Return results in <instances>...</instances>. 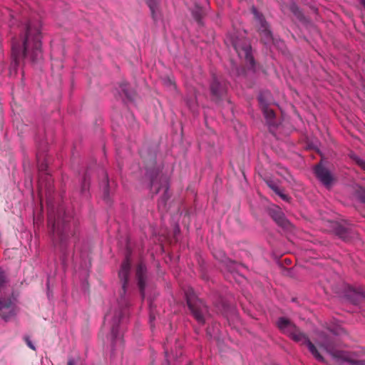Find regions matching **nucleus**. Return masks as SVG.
I'll use <instances>...</instances> for the list:
<instances>
[{
	"instance_id": "f03ea898",
	"label": "nucleus",
	"mask_w": 365,
	"mask_h": 365,
	"mask_svg": "<svg viewBox=\"0 0 365 365\" xmlns=\"http://www.w3.org/2000/svg\"><path fill=\"white\" fill-rule=\"evenodd\" d=\"M48 223L52 227L55 246L61 252H66L69 246L76 241V235L78 231V220L63 207H60L56 216L51 212L48 213Z\"/></svg>"
},
{
	"instance_id": "f704fd0d",
	"label": "nucleus",
	"mask_w": 365,
	"mask_h": 365,
	"mask_svg": "<svg viewBox=\"0 0 365 365\" xmlns=\"http://www.w3.org/2000/svg\"><path fill=\"white\" fill-rule=\"evenodd\" d=\"M360 3L364 6L365 8V0H360Z\"/></svg>"
},
{
	"instance_id": "ddd939ff",
	"label": "nucleus",
	"mask_w": 365,
	"mask_h": 365,
	"mask_svg": "<svg viewBox=\"0 0 365 365\" xmlns=\"http://www.w3.org/2000/svg\"><path fill=\"white\" fill-rule=\"evenodd\" d=\"M15 314V306L11 299L0 298V317L7 321Z\"/></svg>"
},
{
	"instance_id": "a211bd4d",
	"label": "nucleus",
	"mask_w": 365,
	"mask_h": 365,
	"mask_svg": "<svg viewBox=\"0 0 365 365\" xmlns=\"http://www.w3.org/2000/svg\"><path fill=\"white\" fill-rule=\"evenodd\" d=\"M347 299L354 304H359L365 299V293L349 287L346 293Z\"/></svg>"
},
{
	"instance_id": "f3484780",
	"label": "nucleus",
	"mask_w": 365,
	"mask_h": 365,
	"mask_svg": "<svg viewBox=\"0 0 365 365\" xmlns=\"http://www.w3.org/2000/svg\"><path fill=\"white\" fill-rule=\"evenodd\" d=\"M336 235L344 241H349L354 237V232L351 227L341 224H337L334 228Z\"/></svg>"
},
{
	"instance_id": "b1692460",
	"label": "nucleus",
	"mask_w": 365,
	"mask_h": 365,
	"mask_svg": "<svg viewBox=\"0 0 365 365\" xmlns=\"http://www.w3.org/2000/svg\"><path fill=\"white\" fill-rule=\"evenodd\" d=\"M356 196L364 203H365V188L359 187L356 190Z\"/></svg>"
},
{
	"instance_id": "473e14b6",
	"label": "nucleus",
	"mask_w": 365,
	"mask_h": 365,
	"mask_svg": "<svg viewBox=\"0 0 365 365\" xmlns=\"http://www.w3.org/2000/svg\"><path fill=\"white\" fill-rule=\"evenodd\" d=\"M359 364L360 365H365V360L363 361H358Z\"/></svg>"
},
{
	"instance_id": "aec40b11",
	"label": "nucleus",
	"mask_w": 365,
	"mask_h": 365,
	"mask_svg": "<svg viewBox=\"0 0 365 365\" xmlns=\"http://www.w3.org/2000/svg\"><path fill=\"white\" fill-rule=\"evenodd\" d=\"M259 101L260 102L262 110L264 113V117L269 121H271L272 119H274L275 114L274 110L270 108L267 105L263 103L262 101V98H259Z\"/></svg>"
},
{
	"instance_id": "dca6fc26",
	"label": "nucleus",
	"mask_w": 365,
	"mask_h": 365,
	"mask_svg": "<svg viewBox=\"0 0 365 365\" xmlns=\"http://www.w3.org/2000/svg\"><path fill=\"white\" fill-rule=\"evenodd\" d=\"M280 6H281V10L283 13L286 14L288 11H290L299 21H302L304 20V16L302 14V11L299 10L297 5L294 2H293L292 0H289L288 4H283Z\"/></svg>"
},
{
	"instance_id": "7ed1b4c3",
	"label": "nucleus",
	"mask_w": 365,
	"mask_h": 365,
	"mask_svg": "<svg viewBox=\"0 0 365 365\" xmlns=\"http://www.w3.org/2000/svg\"><path fill=\"white\" fill-rule=\"evenodd\" d=\"M279 329L289 336L296 342L306 346L313 356L319 361H324V359L316 346L309 339L307 334L303 333L289 319L281 317L277 322Z\"/></svg>"
},
{
	"instance_id": "4468645a",
	"label": "nucleus",
	"mask_w": 365,
	"mask_h": 365,
	"mask_svg": "<svg viewBox=\"0 0 365 365\" xmlns=\"http://www.w3.org/2000/svg\"><path fill=\"white\" fill-rule=\"evenodd\" d=\"M269 215L279 227H281L284 230H290L292 227L291 223L285 217L283 212L279 208L270 210Z\"/></svg>"
},
{
	"instance_id": "6e6552de",
	"label": "nucleus",
	"mask_w": 365,
	"mask_h": 365,
	"mask_svg": "<svg viewBox=\"0 0 365 365\" xmlns=\"http://www.w3.org/2000/svg\"><path fill=\"white\" fill-rule=\"evenodd\" d=\"M320 346L335 359L336 365H360L357 360L351 359L347 353L336 350L335 342L329 338H326Z\"/></svg>"
},
{
	"instance_id": "6ab92c4d",
	"label": "nucleus",
	"mask_w": 365,
	"mask_h": 365,
	"mask_svg": "<svg viewBox=\"0 0 365 365\" xmlns=\"http://www.w3.org/2000/svg\"><path fill=\"white\" fill-rule=\"evenodd\" d=\"M191 12L193 19L199 25L202 26L203 24L202 19L205 16V11L202 8L196 5Z\"/></svg>"
},
{
	"instance_id": "bb28decb",
	"label": "nucleus",
	"mask_w": 365,
	"mask_h": 365,
	"mask_svg": "<svg viewBox=\"0 0 365 365\" xmlns=\"http://www.w3.org/2000/svg\"><path fill=\"white\" fill-rule=\"evenodd\" d=\"M353 160L356 162V163L359 165L361 168L365 170V161L361 159L359 157L354 155L351 156Z\"/></svg>"
},
{
	"instance_id": "412c9836",
	"label": "nucleus",
	"mask_w": 365,
	"mask_h": 365,
	"mask_svg": "<svg viewBox=\"0 0 365 365\" xmlns=\"http://www.w3.org/2000/svg\"><path fill=\"white\" fill-rule=\"evenodd\" d=\"M36 158H37V161H38V170L41 173L40 175V177H39V183L41 185L42 180L43 179V172L46 171L47 163L44 162L43 157H41L39 153L37 154Z\"/></svg>"
},
{
	"instance_id": "5701e85b",
	"label": "nucleus",
	"mask_w": 365,
	"mask_h": 365,
	"mask_svg": "<svg viewBox=\"0 0 365 365\" xmlns=\"http://www.w3.org/2000/svg\"><path fill=\"white\" fill-rule=\"evenodd\" d=\"M7 274L5 271L0 267V288H4L7 283Z\"/></svg>"
},
{
	"instance_id": "f257e3e1",
	"label": "nucleus",
	"mask_w": 365,
	"mask_h": 365,
	"mask_svg": "<svg viewBox=\"0 0 365 365\" xmlns=\"http://www.w3.org/2000/svg\"><path fill=\"white\" fill-rule=\"evenodd\" d=\"M41 37L37 24L29 22L24 26L20 38H14L11 42V56L15 66L24 59L32 63L39 62L42 59Z\"/></svg>"
},
{
	"instance_id": "72a5a7b5",
	"label": "nucleus",
	"mask_w": 365,
	"mask_h": 365,
	"mask_svg": "<svg viewBox=\"0 0 365 365\" xmlns=\"http://www.w3.org/2000/svg\"><path fill=\"white\" fill-rule=\"evenodd\" d=\"M109 317H110V314H107L105 316V321H106V320H108V319H109Z\"/></svg>"
},
{
	"instance_id": "c756f323",
	"label": "nucleus",
	"mask_w": 365,
	"mask_h": 365,
	"mask_svg": "<svg viewBox=\"0 0 365 365\" xmlns=\"http://www.w3.org/2000/svg\"><path fill=\"white\" fill-rule=\"evenodd\" d=\"M88 187V184L86 182V177H84L83 182L82 184L81 192H84Z\"/></svg>"
},
{
	"instance_id": "f8f14e48",
	"label": "nucleus",
	"mask_w": 365,
	"mask_h": 365,
	"mask_svg": "<svg viewBox=\"0 0 365 365\" xmlns=\"http://www.w3.org/2000/svg\"><path fill=\"white\" fill-rule=\"evenodd\" d=\"M314 173L317 179L327 187L331 186L334 181V177L330 171L324 167L321 163L314 168Z\"/></svg>"
},
{
	"instance_id": "c85d7f7f",
	"label": "nucleus",
	"mask_w": 365,
	"mask_h": 365,
	"mask_svg": "<svg viewBox=\"0 0 365 365\" xmlns=\"http://www.w3.org/2000/svg\"><path fill=\"white\" fill-rule=\"evenodd\" d=\"M277 195H279L282 200L285 201H289L290 199V197L284 194L282 190L279 191V193H278Z\"/></svg>"
},
{
	"instance_id": "cd10ccee",
	"label": "nucleus",
	"mask_w": 365,
	"mask_h": 365,
	"mask_svg": "<svg viewBox=\"0 0 365 365\" xmlns=\"http://www.w3.org/2000/svg\"><path fill=\"white\" fill-rule=\"evenodd\" d=\"M24 341L26 344V345L30 348L32 350H36V347L33 344L32 341H31L29 336H24Z\"/></svg>"
},
{
	"instance_id": "9b49d317",
	"label": "nucleus",
	"mask_w": 365,
	"mask_h": 365,
	"mask_svg": "<svg viewBox=\"0 0 365 365\" xmlns=\"http://www.w3.org/2000/svg\"><path fill=\"white\" fill-rule=\"evenodd\" d=\"M227 82L222 76L214 75L210 83V89L214 101H220L226 94Z\"/></svg>"
},
{
	"instance_id": "9d476101",
	"label": "nucleus",
	"mask_w": 365,
	"mask_h": 365,
	"mask_svg": "<svg viewBox=\"0 0 365 365\" xmlns=\"http://www.w3.org/2000/svg\"><path fill=\"white\" fill-rule=\"evenodd\" d=\"M231 41L232 46L238 56L242 59H245L252 67L254 66L255 60L251 53L250 41L244 37L232 38Z\"/></svg>"
},
{
	"instance_id": "2f4dec72",
	"label": "nucleus",
	"mask_w": 365,
	"mask_h": 365,
	"mask_svg": "<svg viewBox=\"0 0 365 365\" xmlns=\"http://www.w3.org/2000/svg\"><path fill=\"white\" fill-rule=\"evenodd\" d=\"M68 365H74V361L72 359H70L68 361Z\"/></svg>"
},
{
	"instance_id": "2eb2a0df",
	"label": "nucleus",
	"mask_w": 365,
	"mask_h": 365,
	"mask_svg": "<svg viewBox=\"0 0 365 365\" xmlns=\"http://www.w3.org/2000/svg\"><path fill=\"white\" fill-rule=\"evenodd\" d=\"M147 269L145 266L140 263L136 268L135 277L137 279L138 286L140 292L142 297H144L145 288L146 286V279H147Z\"/></svg>"
},
{
	"instance_id": "1a4fd4ad",
	"label": "nucleus",
	"mask_w": 365,
	"mask_h": 365,
	"mask_svg": "<svg viewBox=\"0 0 365 365\" xmlns=\"http://www.w3.org/2000/svg\"><path fill=\"white\" fill-rule=\"evenodd\" d=\"M251 11L254 16L255 26L259 33L261 41L264 44L271 43L273 41L272 34L264 16L255 6L252 7Z\"/></svg>"
},
{
	"instance_id": "0eeeda50",
	"label": "nucleus",
	"mask_w": 365,
	"mask_h": 365,
	"mask_svg": "<svg viewBox=\"0 0 365 365\" xmlns=\"http://www.w3.org/2000/svg\"><path fill=\"white\" fill-rule=\"evenodd\" d=\"M130 268V259L128 256H126L125 260L122 262L120 269L118 272V277L122 283L121 289L119 290L118 304L120 307H127L129 306L128 301L126 298V289L129 281Z\"/></svg>"
},
{
	"instance_id": "4be33fe9",
	"label": "nucleus",
	"mask_w": 365,
	"mask_h": 365,
	"mask_svg": "<svg viewBox=\"0 0 365 365\" xmlns=\"http://www.w3.org/2000/svg\"><path fill=\"white\" fill-rule=\"evenodd\" d=\"M121 90L125 93V96L130 101L134 100L135 93L132 91H130L128 88V83H123L120 86Z\"/></svg>"
},
{
	"instance_id": "a878e982",
	"label": "nucleus",
	"mask_w": 365,
	"mask_h": 365,
	"mask_svg": "<svg viewBox=\"0 0 365 365\" xmlns=\"http://www.w3.org/2000/svg\"><path fill=\"white\" fill-rule=\"evenodd\" d=\"M267 184L269 186V187L274 192V193L276 195L279 193V191L281 190V189L277 185V184L275 182L270 180V181H267Z\"/></svg>"
},
{
	"instance_id": "423d86ee",
	"label": "nucleus",
	"mask_w": 365,
	"mask_h": 365,
	"mask_svg": "<svg viewBox=\"0 0 365 365\" xmlns=\"http://www.w3.org/2000/svg\"><path fill=\"white\" fill-rule=\"evenodd\" d=\"M128 312L122 309L114 313L112 317V327L110 329V341L113 350H121L123 346V339L122 331L120 329L119 324Z\"/></svg>"
},
{
	"instance_id": "7c9ffc66",
	"label": "nucleus",
	"mask_w": 365,
	"mask_h": 365,
	"mask_svg": "<svg viewBox=\"0 0 365 365\" xmlns=\"http://www.w3.org/2000/svg\"><path fill=\"white\" fill-rule=\"evenodd\" d=\"M108 180L104 182V194L105 195H108Z\"/></svg>"
},
{
	"instance_id": "39448f33",
	"label": "nucleus",
	"mask_w": 365,
	"mask_h": 365,
	"mask_svg": "<svg viewBox=\"0 0 365 365\" xmlns=\"http://www.w3.org/2000/svg\"><path fill=\"white\" fill-rule=\"evenodd\" d=\"M185 295L187 304L192 315L200 324H204L208 314L207 307L192 289L186 292Z\"/></svg>"
},
{
	"instance_id": "393cba45",
	"label": "nucleus",
	"mask_w": 365,
	"mask_h": 365,
	"mask_svg": "<svg viewBox=\"0 0 365 365\" xmlns=\"http://www.w3.org/2000/svg\"><path fill=\"white\" fill-rule=\"evenodd\" d=\"M146 1L152 14H153L155 9L157 8L158 0H146Z\"/></svg>"
},
{
	"instance_id": "20e7f679",
	"label": "nucleus",
	"mask_w": 365,
	"mask_h": 365,
	"mask_svg": "<svg viewBox=\"0 0 365 365\" xmlns=\"http://www.w3.org/2000/svg\"><path fill=\"white\" fill-rule=\"evenodd\" d=\"M146 175L150 179V190L155 194L158 193L161 188H165V192L161 197L160 204L165 205L169 196L167 195L168 190V178L162 173L160 167L155 165V156L152 155L148 163H146Z\"/></svg>"
}]
</instances>
